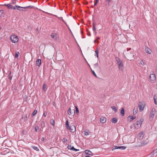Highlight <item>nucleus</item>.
Wrapping results in <instances>:
<instances>
[{
    "mask_svg": "<svg viewBox=\"0 0 157 157\" xmlns=\"http://www.w3.org/2000/svg\"><path fill=\"white\" fill-rule=\"evenodd\" d=\"M116 59L118 66V69L120 70H123L124 67L123 61L118 57H116Z\"/></svg>",
    "mask_w": 157,
    "mask_h": 157,
    "instance_id": "nucleus-1",
    "label": "nucleus"
},
{
    "mask_svg": "<svg viewBox=\"0 0 157 157\" xmlns=\"http://www.w3.org/2000/svg\"><path fill=\"white\" fill-rule=\"evenodd\" d=\"M128 50H127V52L125 53L126 56L125 55L124 56H126V58H127L128 60H132L134 58V56L133 53H130Z\"/></svg>",
    "mask_w": 157,
    "mask_h": 157,
    "instance_id": "nucleus-2",
    "label": "nucleus"
},
{
    "mask_svg": "<svg viewBox=\"0 0 157 157\" xmlns=\"http://www.w3.org/2000/svg\"><path fill=\"white\" fill-rule=\"evenodd\" d=\"M143 119H141L138 120L134 124L135 128L136 129L139 128L140 127L143 121Z\"/></svg>",
    "mask_w": 157,
    "mask_h": 157,
    "instance_id": "nucleus-3",
    "label": "nucleus"
},
{
    "mask_svg": "<svg viewBox=\"0 0 157 157\" xmlns=\"http://www.w3.org/2000/svg\"><path fill=\"white\" fill-rule=\"evenodd\" d=\"M11 41L13 43H17L18 40V37L15 35H13L10 37Z\"/></svg>",
    "mask_w": 157,
    "mask_h": 157,
    "instance_id": "nucleus-4",
    "label": "nucleus"
},
{
    "mask_svg": "<svg viewBox=\"0 0 157 157\" xmlns=\"http://www.w3.org/2000/svg\"><path fill=\"white\" fill-rule=\"evenodd\" d=\"M149 78L150 82L151 83H154L156 81V76L155 74H152L150 75Z\"/></svg>",
    "mask_w": 157,
    "mask_h": 157,
    "instance_id": "nucleus-5",
    "label": "nucleus"
},
{
    "mask_svg": "<svg viewBox=\"0 0 157 157\" xmlns=\"http://www.w3.org/2000/svg\"><path fill=\"white\" fill-rule=\"evenodd\" d=\"M155 109H152L149 116V119L150 121H152L154 117V116L155 113Z\"/></svg>",
    "mask_w": 157,
    "mask_h": 157,
    "instance_id": "nucleus-6",
    "label": "nucleus"
},
{
    "mask_svg": "<svg viewBox=\"0 0 157 157\" xmlns=\"http://www.w3.org/2000/svg\"><path fill=\"white\" fill-rule=\"evenodd\" d=\"M145 104L144 103L140 102L138 105L139 110L140 112L142 111L144 109Z\"/></svg>",
    "mask_w": 157,
    "mask_h": 157,
    "instance_id": "nucleus-7",
    "label": "nucleus"
},
{
    "mask_svg": "<svg viewBox=\"0 0 157 157\" xmlns=\"http://www.w3.org/2000/svg\"><path fill=\"white\" fill-rule=\"evenodd\" d=\"M68 129H69L71 132H74L75 131V127L74 125H72L69 126L67 128Z\"/></svg>",
    "mask_w": 157,
    "mask_h": 157,
    "instance_id": "nucleus-8",
    "label": "nucleus"
},
{
    "mask_svg": "<svg viewBox=\"0 0 157 157\" xmlns=\"http://www.w3.org/2000/svg\"><path fill=\"white\" fill-rule=\"evenodd\" d=\"M4 6H6L9 9H13V10H16V8L14 6H12L10 4H5L4 5Z\"/></svg>",
    "mask_w": 157,
    "mask_h": 157,
    "instance_id": "nucleus-9",
    "label": "nucleus"
},
{
    "mask_svg": "<svg viewBox=\"0 0 157 157\" xmlns=\"http://www.w3.org/2000/svg\"><path fill=\"white\" fill-rule=\"evenodd\" d=\"M111 0H105L104 3L105 5L107 7H109L110 6V4Z\"/></svg>",
    "mask_w": 157,
    "mask_h": 157,
    "instance_id": "nucleus-10",
    "label": "nucleus"
},
{
    "mask_svg": "<svg viewBox=\"0 0 157 157\" xmlns=\"http://www.w3.org/2000/svg\"><path fill=\"white\" fill-rule=\"evenodd\" d=\"M68 113L69 115H71L73 114L75 112V110L74 109L71 110V108H69L68 110Z\"/></svg>",
    "mask_w": 157,
    "mask_h": 157,
    "instance_id": "nucleus-11",
    "label": "nucleus"
},
{
    "mask_svg": "<svg viewBox=\"0 0 157 157\" xmlns=\"http://www.w3.org/2000/svg\"><path fill=\"white\" fill-rule=\"evenodd\" d=\"M57 34L56 33H52L51 34V37L54 39L56 40L57 38Z\"/></svg>",
    "mask_w": 157,
    "mask_h": 157,
    "instance_id": "nucleus-12",
    "label": "nucleus"
},
{
    "mask_svg": "<svg viewBox=\"0 0 157 157\" xmlns=\"http://www.w3.org/2000/svg\"><path fill=\"white\" fill-rule=\"evenodd\" d=\"M67 147L68 149H70L72 151H78L79 150V149H76L74 147L71 146H68Z\"/></svg>",
    "mask_w": 157,
    "mask_h": 157,
    "instance_id": "nucleus-13",
    "label": "nucleus"
},
{
    "mask_svg": "<svg viewBox=\"0 0 157 157\" xmlns=\"http://www.w3.org/2000/svg\"><path fill=\"white\" fill-rule=\"evenodd\" d=\"M100 122L102 123H105L106 121V118L105 117H102L100 119Z\"/></svg>",
    "mask_w": 157,
    "mask_h": 157,
    "instance_id": "nucleus-14",
    "label": "nucleus"
},
{
    "mask_svg": "<svg viewBox=\"0 0 157 157\" xmlns=\"http://www.w3.org/2000/svg\"><path fill=\"white\" fill-rule=\"evenodd\" d=\"M36 64L37 66L39 67L41 64V60L40 59H37L36 60Z\"/></svg>",
    "mask_w": 157,
    "mask_h": 157,
    "instance_id": "nucleus-15",
    "label": "nucleus"
},
{
    "mask_svg": "<svg viewBox=\"0 0 157 157\" xmlns=\"http://www.w3.org/2000/svg\"><path fill=\"white\" fill-rule=\"evenodd\" d=\"M126 148V147L124 146H115L114 149H119L122 150H124Z\"/></svg>",
    "mask_w": 157,
    "mask_h": 157,
    "instance_id": "nucleus-16",
    "label": "nucleus"
},
{
    "mask_svg": "<svg viewBox=\"0 0 157 157\" xmlns=\"http://www.w3.org/2000/svg\"><path fill=\"white\" fill-rule=\"evenodd\" d=\"M144 133L143 132H141L138 134V137L139 138L141 139L144 137Z\"/></svg>",
    "mask_w": 157,
    "mask_h": 157,
    "instance_id": "nucleus-17",
    "label": "nucleus"
},
{
    "mask_svg": "<svg viewBox=\"0 0 157 157\" xmlns=\"http://www.w3.org/2000/svg\"><path fill=\"white\" fill-rule=\"evenodd\" d=\"M145 52L146 53L149 54H151V50L148 48H146Z\"/></svg>",
    "mask_w": 157,
    "mask_h": 157,
    "instance_id": "nucleus-18",
    "label": "nucleus"
},
{
    "mask_svg": "<svg viewBox=\"0 0 157 157\" xmlns=\"http://www.w3.org/2000/svg\"><path fill=\"white\" fill-rule=\"evenodd\" d=\"M136 118V117H133L132 116H129L128 117V120L130 121H131L133 120Z\"/></svg>",
    "mask_w": 157,
    "mask_h": 157,
    "instance_id": "nucleus-19",
    "label": "nucleus"
},
{
    "mask_svg": "<svg viewBox=\"0 0 157 157\" xmlns=\"http://www.w3.org/2000/svg\"><path fill=\"white\" fill-rule=\"evenodd\" d=\"M155 104L157 105V95H155L154 97Z\"/></svg>",
    "mask_w": 157,
    "mask_h": 157,
    "instance_id": "nucleus-20",
    "label": "nucleus"
},
{
    "mask_svg": "<svg viewBox=\"0 0 157 157\" xmlns=\"http://www.w3.org/2000/svg\"><path fill=\"white\" fill-rule=\"evenodd\" d=\"M85 153L86 154L89 155H92V152L90 150H87L85 151Z\"/></svg>",
    "mask_w": 157,
    "mask_h": 157,
    "instance_id": "nucleus-21",
    "label": "nucleus"
},
{
    "mask_svg": "<svg viewBox=\"0 0 157 157\" xmlns=\"http://www.w3.org/2000/svg\"><path fill=\"white\" fill-rule=\"evenodd\" d=\"M121 114L123 116L124 115V108H122L121 111Z\"/></svg>",
    "mask_w": 157,
    "mask_h": 157,
    "instance_id": "nucleus-22",
    "label": "nucleus"
},
{
    "mask_svg": "<svg viewBox=\"0 0 157 157\" xmlns=\"http://www.w3.org/2000/svg\"><path fill=\"white\" fill-rule=\"evenodd\" d=\"M90 132H89V131L87 130L84 132V134L85 136H88L90 135Z\"/></svg>",
    "mask_w": 157,
    "mask_h": 157,
    "instance_id": "nucleus-23",
    "label": "nucleus"
},
{
    "mask_svg": "<svg viewBox=\"0 0 157 157\" xmlns=\"http://www.w3.org/2000/svg\"><path fill=\"white\" fill-rule=\"evenodd\" d=\"M112 121L113 123H115L117 122V120L116 118H113L112 119Z\"/></svg>",
    "mask_w": 157,
    "mask_h": 157,
    "instance_id": "nucleus-24",
    "label": "nucleus"
},
{
    "mask_svg": "<svg viewBox=\"0 0 157 157\" xmlns=\"http://www.w3.org/2000/svg\"><path fill=\"white\" fill-rule=\"evenodd\" d=\"M47 85L44 83L43 84V89L44 91H46V90Z\"/></svg>",
    "mask_w": 157,
    "mask_h": 157,
    "instance_id": "nucleus-25",
    "label": "nucleus"
},
{
    "mask_svg": "<svg viewBox=\"0 0 157 157\" xmlns=\"http://www.w3.org/2000/svg\"><path fill=\"white\" fill-rule=\"evenodd\" d=\"M50 122L51 124L54 126L55 124L54 120L53 119H51L50 121Z\"/></svg>",
    "mask_w": 157,
    "mask_h": 157,
    "instance_id": "nucleus-26",
    "label": "nucleus"
},
{
    "mask_svg": "<svg viewBox=\"0 0 157 157\" xmlns=\"http://www.w3.org/2000/svg\"><path fill=\"white\" fill-rule=\"evenodd\" d=\"M137 111H138L137 109H134L133 110V114L134 115H136L137 113Z\"/></svg>",
    "mask_w": 157,
    "mask_h": 157,
    "instance_id": "nucleus-27",
    "label": "nucleus"
},
{
    "mask_svg": "<svg viewBox=\"0 0 157 157\" xmlns=\"http://www.w3.org/2000/svg\"><path fill=\"white\" fill-rule=\"evenodd\" d=\"M32 147L34 150L37 151H38L39 150L38 148L35 146H32Z\"/></svg>",
    "mask_w": 157,
    "mask_h": 157,
    "instance_id": "nucleus-28",
    "label": "nucleus"
},
{
    "mask_svg": "<svg viewBox=\"0 0 157 157\" xmlns=\"http://www.w3.org/2000/svg\"><path fill=\"white\" fill-rule=\"evenodd\" d=\"M15 8H16V9H17L18 10H21L20 9H21V8H23V7H21L20 6H17V5L15 6Z\"/></svg>",
    "mask_w": 157,
    "mask_h": 157,
    "instance_id": "nucleus-29",
    "label": "nucleus"
},
{
    "mask_svg": "<svg viewBox=\"0 0 157 157\" xmlns=\"http://www.w3.org/2000/svg\"><path fill=\"white\" fill-rule=\"evenodd\" d=\"M4 16V11L3 10H0V17H3Z\"/></svg>",
    "mask_w": 157,
    "mask_h": 157,
    "instance_id": "nucleus-30",
    "label": "nucleus"
},
{
    "mask_svg": "<svg viewBox=\"0 0 157 157\" xmlns=\"http://www.w3.org/2000/svg\"><path fill=\"white\" fill-rule=\"evenodd\" d=\"M37 113V110L36 109H35L34 110V111L32 113V116H34L35 115L36 113Z\"/></svg>",
    "mask_w": 157,
    "mask_h": 157,
    "instance_id": "nucleus-31",
    "label": "nucleus"
},
{
    "mask_svg": "<svg viewBox=\"0 0 157 157\" xmlns=\"http://www.w3.org/2000/svg\"><path fill=\"white\" fill-rule=\"evenodd\" d=\"M111 108L115 112L117 111V109L115 106H112Z\"/></svg>",
    "mask_w": 157,
    "mask_h": 157,
    "instance_id": "nucleus-32",
    "label": "nucleus"
},
{
    "mask_svg": "<svg viewBox=\"0 0 157 157\" xmlns=\"http://www.w3.org/2000/svg\"><path fill=\"white\" fill-rule=\"evenodd\" d=\"M19 54V53L18 52H16L15 53V57L16 58H18Z\"/></svg>",
    "mask_w": 157,
    "mask_h": 157,
    "instance_id": "nucleus-33",
    "label": "nucleus"
},
{
    "mask_svg": "<svg viewBox=\"0 0 157 157\" xmlns=\"http://www.w3.org/2000/svg\"><path fill=\"white\" fill-rule=\"evenodd\" d=\"M35 131L36 132H37L39 129V127L38 126H36L35 127Z\"/></svg>",
    "mask_w": 157,
    "mask_h": 157,
    "instance_id": "nucleus-34",
    "label": "nucleus"
},
{
    "mask_svg": "<svg viewBox=\"0 0 157 157\" xmlns=\"http://www.w3.org/2000/svg\"><path fill=\"white\" fill-rule=\"evenodd\" d=\"M41 125L42 127H45V123L44 121H42L41 122Z\"/></svg>",
    "mask_w": 157,
    "mask_h": 157,
    "instance_id": "nucleus-35",
    "label": "nucleus"
},
{
    "mask_svg": "<svg viewBox=\"0 0 157 157\" xmlns=\"http://www.w3.org/2000/svg\"><path fill=\"white\" fill-rule=\"evenodd\" d=\"M140 63L142 65V66H144V64H145V63H144V61H143V60H141L140 61Z\"/></svg>",
    "mask_w": 157,
    "mask_h": 157,
    "instance_id": "nucleus-36",
    "label": "nucleus"
},
{
    "mask_svg": "<svg viewBox=\"0 0 157 157\" xmlns=\"http://www.w3.org/2000/svg\"><path fill=\"white\" fill-rule=\"evenodd\" d=\"M66 126L67 128L69 127V124L68 122V121H66Z\"/></svg>",
    "mask_w": 157,
    "mask_h": 157,
    "instance_id": "nucleus-37",
    "label": "nucleus"
},
{
    "mask_svg": "<svg viewBox=\"0 0 157 157\" xmlns=\"http://www.w3.org/2000/svg\"><path fill=\"white\" fill-rule=\"evenodd\" d=\"M76 108V113H78L79 112V110L78 108L76 106H75Z\"/></svg>",
    "mask_w": 157,
    "mask_h": 157,
    "instance_id": "nucleus-38",
    "label": "nucleus"
},
{
    "mask_svg": "<svg viewBox=\"0 0 157 157\" xmlns=\"http://www.w3.org/2000/svg\"><path fill=\"white\" fill-rule=\"evenodd\" d=\"M148 142H149L148 139H146V142H145L144 143V144H147L148 143Z\"/></svg>",
    "mask_w": 157,
    "mask_h": 157,
    "instance_id": "nucleus-39",
    "label": "nucleus"
},
{
    "mask_svg": "<svg viewBox=\"0 0 157 157\" xmlns=\"http://www.w3.org/2000/svg\"><path fill=\"white\" fill-rule=\"evenodd\" d=\"M95 52L96 53V55H97V57H98V50H96L95 51Z\"/></svg>",
    "mask_w": 157,
    "mask_h": 157,
    "instance_id": "nucleus-40",
    "label": "nucleus"
},
{
    "mask_svg": "<svg viewBox=\"0 0 157 157\" xmlns=\"http://www.w3.org/2000/svg\"><path fill=\"white\" fill-rule=\"evenodd\" d=\"M47 112H44V114H43V116L44 117H46L47 116Z\"/></svg>",
    "mask_w": 157,
    "mask_h": 157,
    "instance_id": "nucleus-41",
    "label": "nucleus"
},
{
    "mask_svg": "<svg viewBox=\"0 0 157 157\" xmlns=\"http://www.w3.org/2000/svg\"><path fill=\"white\" fill-rule=\"evenodd\" d=\"M93 29L94 31H95V30H96V28H95V26H94V23H93Z\"/></svg>",
    "mask_w": 157,
    "mask_h": 157,
    "instance_id": "nucleus-42",
    "label": "nucleus"
},
{
    "mask_svg": "<svg viewBox=\"0 0 157 157\" xmlns=\"http://www.w3.org/2000/svg\"><path fill=\"white\" fill-rule=\"evenodd\" d=\"M92 72H93V74L95 75V76L96 77H97V75H96V74H95L94 71H92Z\"/></svg>",
    "mask_w": 157,
    "mask_h": 157,
    "instance_id": "nucleus-43",
    "label": "nucleus"
},
{
    "mask_svg": "<svg viewBox=\"0 0 157 157\" xmlns=\"http://www.w3.org/2000/svg\"><path fill=\"white\" fill-rule=\"evenodd\" d=\"M41 140L42 141H44V137H42L41 138Z\"/></svg>",
    "mask_w": 157,
    "mask_h": 157,
    "instance_id": "nucleus-44",
    "label": "nucleus"
},
{
    "mask_svg": "<svg viewBox=\"0 0 157 157\" xmlns=\"http://www.w3.org/2000/svg\"><path fill=\"white\" fill-rule=\"evenodd\" d=\"M67 140V139H63V141L65 142Z\"/></svg>",
    "mask_w": 157,
    "mask_h": 157,
    "instance_id": "nucleus-45",
    "label": "nucleus"
},
{
    "mask_svg": "<svg viewBox=\"0 0 157 157\" xmlns=\"http://www.w3.org/2000/svg\"><path fill=\"white\" fill-rule=\"evenodd\" d=\"M97 3H96V2H95L94 3V6H96L97 5Z\"/></svg>",
    "mask_w": 157,
    "mask_h": 157,
    "instance_id": "nucleus-46",
    "label": "nucleus"
},
{
    "mask_svg": "<svg viewBox=\"0 0 157 157\" xmlns=\"http://www.w3.org/2000/svg\"><path fill=\"white\" fill-rule=\"evenodd\" d=\"M100 39V37H98L97 38V40H98V39Z\"/></svg>",
    "mask_w": 157,
    "mask_h": 157,
    "instance_id": "nucleus-47",
    "label": "nucleus"
},
{
    "mask_svg": "<svg viewBox=\"0 0 157 157\" xmlns=\"http://www.w3.org/2000/svg\"><path fill=\"white\" fill-rule=\"evenodd\" d=\"M95 1H96V2H96V3H97V2H98V0H95Z\"/></svg>",
    "mask_w": 157,
    "mask_h": 157,
    "instance_id": "nucleus-48",
    "label": "nucleus"
},
{
    "mask_svg": "<svg viewBox=\"0 0 157 157\" xmlns=\"http://www.w3.org/2000/svg\"><path fill=\"white\" fill-rule=\"evenodd\" d=\"M65 22V23L66 24V25L67 26V27H68V26L67 25V24H66L65 22Z\"/></svg>",
    "mask_w": 157,
    "mask_h": 157,
    "instance_id": "nucleus-49",
    "label": "nucleus"
},
{
    "mask_svg": "<svg viewBox=\"0 0 157 157\" xmlns=\"http://www.w3.org/2000/svg\"><path fill=\"white\" fill-rule=\"evenodd\" d=\"M10 78V79H12V77H11V78Z\"/></svg>",
    "mask_w": 157,
    "mask_h": 157,
    "instance_id": "nucleus-50",
    "label": "nucleus"
},
{
    "mask_svg": "<svg viewBox=\"0 0 157 157\" xmlns=\"http://www.w3.org/2000/svg\"><path fill=\"white\" fill-rule=\"evenodd\" d=\"M1 29V28L0 27V29Z\"/></svg>",
    "mask_w": 157,
    "mask_h": 157,
    "instance_id": "nucleus-51",
    "label": "nucleus"
}]
</instances>
